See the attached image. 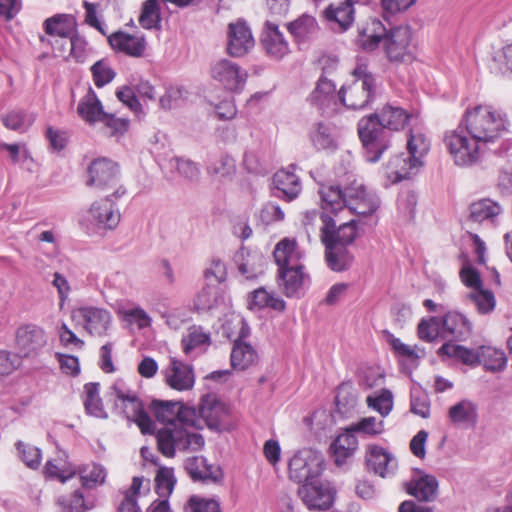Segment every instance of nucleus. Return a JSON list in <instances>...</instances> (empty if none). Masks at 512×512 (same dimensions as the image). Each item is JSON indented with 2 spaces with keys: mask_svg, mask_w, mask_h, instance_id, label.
<instances>
[{
  "mask_svg": "<svg viewBox=\"0 0 512 512\" xmlns=\"http://www.w3.org/2000/svg\"><path fill=\"white\" fill-rule=\"evenodd\" d=\"M367 406L378 412L382 418L387 417L393 409V394L389 389L367 396Z\"/></svg>",
  "mask_w": 512,
  "mask_h": 512,
  "instance_id": "obj_50",
  "label": "nucleus"
},
{
  "mask_svg": "<svg viewBox=\"0 0 512 512\" xmlns=\"http://www.w3.org/2000/svg\"><path fill=\"white\" fill-rule=\"evenodd\" d=\"M211 77L230 91H240L247 81L248 74L237 63L221 59L211 66Z\"/></svg>",
  "mask_w": 512,
  "mask_h": 512,
  "instance_id": "obj_14",
  "label": "nucleus"
},
{
  "mask_svg": "<svg viewBox=\"0 0 512 512\" xmlns=\"http://www.w3.org/2000/svg\"><path fill=\"white\" fill-rule=\"evenodd\" d=\"M298 495L309 510L325 511L332 507L336 490L327 481L316 478L313 482L302 484Z\"/></svg>",
  "mask_w": 512,
  "mask_h": 512,
  "instance_id": "obj_11",
  "label": "nucleus"
},
{
  "mask_svg": "<svg viewBox=\"0 0 512 512\" xmlns=\"http://www.w3.org/2000/svg\"><path fill=\"white\" fill-rule=\"evenodd\" d=\"M219 289L215 285L208 284L204 286L196 295L194 307L197 311H208L217 304Z\"/></svg>",
  "mask_w": 512,
  "mask_h": 512,
  "instance_id": "obj_57",
  "label": "nucleus"
},
{
  "mask_svg": "<svg viewBox=\"0 0 512 512\" xmlns=\"http://www.w3.org/2000/svg\"><path fill=\"white\" fill-rule=\"evenodd\" d=\"M480 364L491 372L503 371L507 364L505 353L491 346H480Z\"/></svg>",
  "mask_w": 512,
  "mask_h": 512,
  "instance_id": "obj_49",
  "label": "nucleus"
},
{
  "mask_svg": "<svg viewBox=\"0 0 512 512\" xmlns=\"http://www.w3.org/2000/svg\"><path fill=\"white\" fill-rule=\"evenodd\" d=\"M255 46V40L250 27L244 19H237L228 24L227 46L228 55L240 58L247 55Z\"/></svg>",
  "mask_w": 512,
  "mask_h": 512,
  "instance_id": "obj_13",
  "label": "nucleus"
},
{
  "mask_svg": "<svg viewBox=\"0 0 512 512\" xmlns=\"http://www.w3.org/2000/svg\"><path fill=\"white\" fill-rule=\"evenodd\" d=\"M372 33L366 34L363 33L359 36V44L366 51H373L379 46L380 42L384 43V34L386 33L385 27L379 20H373L372 23Z\"/></svg>",
  "mask_w": 512,
  "mask_h": 512,
  "instance_id": "obj_60",
  "label": "nucleus"
},
{
  "mask_svg": "<svg viewBox=\"0 0 512 512\" xmlns=\"http://www.w3.org/2000/svg\"><path fill=\"white\" fill-rule=\"evenodd\" d=\"M418 336L428 343L442 339V317L423 318L418 324Z\"/></svg>",
  "mask_w": 512,
  "mask_h": 512,
  "instance_id": "obj_51",
  "label": "nucleus"
},
{
  "mask_svg": "<svg viewBox=\"0 0 512 512\" xmlns=\"http://www.w3.org/2000/svg\"><path fill=\"white\" fill-rule=\"evenodd\" d=\"M470 219L474 222H490L495 223L500 220L503 214L502 206L490 199L483 198L470 204Z\"/></svg>",
  "mask_w": 512,
  "mask_h": 512,
  "instance_id": "obj_32",
  "label": "nucleus"
},
{
  "mask_svg": "<svg viewBox=\"0 0 512 512\" xmlns=\"http://www.w3.org/2000/svg\"><path fill=\"white\" fill-rule=\"evenodd\" d=\"M286 27L298 43L307 41L318 30L315 18L306 14L287 23Z\"/></svg>",
  "mask_w": 512,
  "mask_h": 512,
  "instance_id": "obj_43",
  "label": "nucleus"
},
{
  "mask_svg": "<svg viewBox=\"0 0 512 512\" xmlns=\"http://www.w3.org/2000/svg\"><path fill=\"white\" fill-rule=\"evenodd\" d=\"M437 354L440 357L453 358L468 366L480 364V347L474 349L446 342L438 349Z\"/></svg>",
  "mask_w": 512,
  "mask_h": 512,
  "instance_id": "obj_34",
  "label": "nucleus"
},
{
  "mask_svg": "<svg viewBox=\"0 0 512 512\" xmlns=\"http://www.w3.org/2000/svg\"><path fill=\"white\" fill-rule=\"evenodd\" d=\"M44 30L50 36H57L55 47L61 46L76 33V23L70 15H55L44 22Z\"/></svg>",
  "mask_w": 512,
  "mask_h": 512,
  "instance_id": "obj_31",
  "label": "nucleus"
},
{
  "mask_svg": "<svg viewBox=\"0 0 512 512\" xmlns=\"http://www.w3.org/2000/svg\"><path fill=\"white\" fill-rule=\"evenodd\" d=\"M258 361V353L256 349L246 341H234L230 362L235 370L244 371L256 364Z\"/></svg>",
  "mask_w": 512,
  "mask_h": 512,
  "instance_id": "obj_36",
  "label": "nucleus"
},
{
  "mask_svg": "<svg viewBox=\"0 0 512 512\" xmlns=\"http://www.w3.org/2000/svg\"><path fill=\"white\" fill-rule=\"evenodd\" d=\"M310 138L313 145L318 150L331 149L336 146L330 127L323 123L316 124L310 134Z\"/></svg>",
  "mask_w": 512,
  "mask_h": 512,
  "instance_id": "obj_61",
  "label": "nucleus"
},
{
  "mask_svg": "<svg viewBox=\"0 0 512 512\" xmlns=\"http://www.w3.org/2000/svg\"><path fill=\"white\" fill-rule=\"evenodd\" d=\"M100 123L108 130L110 137H122L130 126V121L127 118L116 117L114 113L106 112L102 117Z\"/></svg>",
  "mask_w": 512,
  "mask_h": 512,
  "instance_id": "obj_59",
  "label": "nucleus"
},
{
  "mask_svg": "<svg viewBox=\"0 0 512 512\" xmlns=\"http://www.w3.org/2000/svg\"><path fill=\"white\" fill-rule=\"evenodd\" d=\"M233 260L239 273L246 280H255L264 274L265 258L260 252L250 251L242 246L235 253Z\"/></svg>",
  "mask_w": 512,
  "mask_h": 512,
  "instance_id": "obj_24",
  "label": "nucleus"
},
{
  "mask_svg": "<svg viewBox=\"0 0 512 512\" xmlns=\"http://www.w3.org/2000/svg\"><path fill=\"white\" fill-rule=\"evenodd\" d=\"M277 265L276 282L288 298H300L311 283V277L301 263L304 252L297 242L288 238L279 241L273 251Z\"/></svg>",
  "mask_w": 512,
  "mask_h": 512,
  "instance_id": "obj_2",
  "label": "nucleus"
},
{
  "mask_svg": "<svg viewBox=\"0 0 512 512\" xmlns=\"http://www.w3.org/2000/svg\"><path fill=\"white\" fill-rule=\"evenodd\" d=\"M178 425L184 427L187 430L193 428L196 430L203 429V419L201 418L199 408L196 409L193 406H189L181 402L178 411Z\"/></svg>",
  "mask_w": 512,
  "mask_h": 512,
  "instance_id": "obj_54",
  "label": "nucleus"
},
{
  "mask_svg": "<svg viewBox=\"0 0 512 512\" xmlns=\"http://www.w3.org/2000/svg\"><path fill=\"white\" fill-rule=\"evenodd\" d=\"M77 112L89 124L100 122L106 113L101 101L91 88L78 103Z\"/></svg>",
  "mask_w": 512,
  "mask_h": 512,
  "instance_id": "obj_37",
  "label": "nucleus"
},
{
  "mask_svg": "<svg viewBox=\"0 0 512 512\" xmlns=\"http://www.w3.org/2000/svg\"><path fill=\"white\" fill-rule=\"evenodd\" d=\"M15 343L22 357H35L47 345L48 336L45 330L37 324H23L16 329Z\"/></svg>",
  "mask_w": 512,
  "mask_h": 512,
  "instance_id": "obj_12",
  "label": "nucleus"
},
{
  "mask_svg": "<svg viewBox=\"0 0 512 512\" xmlns=\"http://www.w3.org/2000/svg\"><path fill=\"white\" fill-rule=\"evenodd\" d=\"M156 492L162 499H167L174 490L176 478L173 468L161 467L155 477Z\"/></svg>",
  "mask_w": 512,
  "mask_h": 512,
  "instance_id": "obj_53",
  "label": "nucleus"
},
{
  "mask_svg": "<svg viewBox=\"0 0 512 512\" xmlns=\"http://www.w3.org/2000/svg\"><path fill=\"white\" fill-rule=\"evenodd\" d=\"M352 75L354 80L347 86H342L338 92L341 103L353 110L364 109L373 101L376 90V79L368 71L366 64L358 65Z\"/></svg>",
  "mask_w": 512,
  "mask_h": 512,
  "instance_id": "obj_7",
  "label": "nucleus"
},
{
  "mask_svg": "<svg viewBox=\"0 0 512 512\" xmlns=\"http://www.w3.org/2000/svg\"><path fill=\"white\" fill-rule=\"evenodd\" d=\"M165 383L173 390L188 391L194 387L195 375L193 367L177 358H171L168 366L162 371Z\"/></svg>",
  "mask_w": 512,
  "mask_h": 512,
  "instance_id": "obj_18",
  "label": "nucleus"
},
{
  "mask_svg": "<svg viewBox=\"0 0 512 512\" xmlns=\"http://www.w3.org/2000/svg\"><path fill=\"white\" fill-rule=\"evenodd\" d=\"M430 141L423 132L420 120L418 119L409 128L407 139V150L414 163H422L421 158L428 153Z\"/></svg>",
  "mask_w": 512,
  "mask_h": 512,
  "instance_id": "obj_33",
  "label": "nucleus"
},
{
  "mask_svg": "<svg viewBox=\"0 0 512 512\" xmlns=\"http://www.w3.org/2000/svg\"><path fill=\"white\" fill-rule=\"evenodd\" d=\"M87 185L100 189L115 187L119 180L118 165L110 159L98 158L88 167Z\"/></svg>",
  "mask_w": 512,
  "mask_h": 512,
  "instance_id": "obj_19",
  "label": "nucleus"
},
{
  "mask_svg": "<svg viewBox=\"0 0 512 512\" xmlns=\"http://www.w3.org/2000/svg\"><path fill=\"white\" fill-rule=\"evenodd\" d=\"M444 144L455 164L463 167L477 163L486 150V146L470 136L468 130L462 125L445 133Z\"/></svg>",
  "mask_w": 512,
  "mask_h": 512,
  "instance_id": "obj_9",
  "label": "nucleus"
},
{
  "mask_svg": "<svg viewBox=\"0 0 512 512\" xmlns=\"http://www.w3.org/2000/svg\"><path fill=\"white\" fill-rule=\"evenodd\" d=\"M180 405L181 401L153 400L150 404V410L158 422L172 425V423L178 422Z\"/></svg>",
  "mask_w": 512,
  "mask_h": 512,
  "instance_id": "obj_41",
  "label": "nucleus"
},
{
  "mask_svg": "<svg viewBox=\"0 0 512 512\" xmlns=\"http://www.w3.org/2000/svg\"><path fill=\"white\" fill-rule=\"evenodd\" d=\"M108 42L112 49L131 57L143 56L146 49L144 36L131 35L123 31H117L108 36Z\"/></svg>",
  "mask_w": 512,
  "mask_h": 512,
  "instance_id": "obj_26",
  "label": "nucleus"
},
{
  "mask_svg": "<svg viewBox=\"0 0 512 512\" xmlns=\"http://www.w3.org/2000/svg\"><path fill=\"white\" fill-rule=\"evenodd\" d=\"M111 395L115 398V408L129 421L137 424L143 434L154 433L155 424L145 411L142 401L129 389L122 379L111 386Z\"/></svg>",
  "mask_w": 512,
  "mask_h": 512,
  "instance_id": "obj_6",
  "label": "nucleus"
},
{
  "mask_svg": "<svg viewBox=\"0 0 512 512\" xmlns=\"http://www.w3.org/2000/svg\"><path fill=\"white\" fill-rule=\"evenodd\" d=\"M361 226H323L321 241L325 246L327 267L334 272L350 269L354 262L353 254L347 249L360 235Z\"/></svg>",
  "mask_w": 512,
  "mask_h": 512,
  "instance_id": "obj_3",
  "label": "nucleus"
},
{
  "mask_svg": "<svg viewBox=\"0 0 512 512\" xmlns=\"http://www.w3.org/2000/svg\"><path fill=\"white\" fill-rule=\"evenodd\" d=\"M463 302L466 305H473L476 311L481 315L492 313L496 307L494 293L484 287L464 294Z\"/></svg>",
  "mask_w": 512,
  "mask_h": 512,
  "instance_id": "obj_38",
  "label": "nucleus"
},
{
  "mask_svg": "<svg viewBox=\"0 0 512 512\" xmlns=\"http://www.w3.org/2000/svg\"><path fill=\"white\" fill-rule=\"evenodd\" d=\"M366 464L369 471L386 478L394 475L398 464L395 456L378 445H369L366 451Z\"/></svg>",
  "mask_w": 512,
  "mask_h": 512,
  "instance_id": "obj_23",
  "label": "nucleus"
},
{
  "mask_svg": "<svg viewBox=\"0 0 512 512\" xmlns=\"http://www.w3.org/2000/svg\"><path fill=\"white\" fill-rule=\"evenodd\" d=\"M412 33L408 26L391 28L384 34V49L390 61H405L411 58L409 50Z\"/></svg>",
  "mask_w": 512,
  "mask_h": 512,
  "instance_id": "obj_17",
  "label": "nucleus"
},
{
  "mask_svg": "<svg viewBox=\"0 0 512 512\" xmlns=\"http://www.w3.org/2000/svg\"><path fill=\"white\" fill-rule=\"evenodd\" d=\"M124 193V189L118 188L113 195L92 203L88 211V220L96 222L97 224H118L121 219V215L118 209L115 208L112 197H120Z\"/></svg>",
  "mask_w": 512,
  "mask_h": 512,
  "instance_id": "obj_25",
  "label": "nucleus"
},
{
  "mask_svg": "<svg viewBox=\"0 0 512 512\" xmlns=\"http://www.w3.org/2000/svg\"><path fill=\"white\" fill-rule=\"evenodd\" d=\"M346 428L355 436L358 434L363 438H375L385 431L384 421L374 416L363 417Z\"/></svg>",
  "mask_w": 512,
  "mask_h": 512,
  "instance_id": "obj_44",
  "label": "nucleus"
},
{
  "mask_svg": "<svg viewBox=\"0 0 512 512\" xmlns=\"http://www.w3.org/2000/svg\"><path fill=\"white\" fill-rule=\"evenodd\" d=\"M78 473L82 486L89 489L102 485L107 476L104 466L94 462L79 467Z\"/></svg>",
  "mask_w": 512,
  "mask_h": 512,
  "instance_id": "obj_47",
  "label": "nucleus"
},
{
  "mask_svg": "<svg viewBox=\"0 0 512 512\" xmlns=\"http://www.w3.org/2000/svg\"><path fill=\"white\" fill-rule=\"evenodd\" d=\"M93 82L96 87L102 88L112 82L116 76V72L111 67L107 59H101L95 62L90 68Z\"/></svg>",
  "mask_w": 512,
  "mask_h": 512,
  "instance_id": "obj_55",
  "label": "nucleus"
},
{
  "mask_svg": "<svg viewBox=\"0 0 512 512\" xmlns=\"http://www.w3.org/2000/svg\"><path fill=\"white\" fill-rule=\"evenodd\" d=\"M493 62L500 73H512V43L506 44L496 51Z\"/></svg>",
  "mask_w": 512,
  "mask_h": 512,
  "instance_id": "obj_64",
  "label": "nucleus"
},
{
  "mask_svg": "<svg viewBox=\"0 0 512 512\" xmlns=\"http://www.w3.org/2000/svg\"><path fill=\"white\" fill-rule=\"evenodd\" d=\"M354 7L340 3L338 6L329 5L325 11V18L329 22L338 24L341 31H346L354 22Z\"/></svg>",
  "mask_w": 512,
  "mask_h": 512,
  "instance_id": "obj_46",
  "label": "nucleus"
},
{
  "mask_svg": "<svg viewBox=\"0 0 512 512\" xmlns=\"http://www.w3.org/2000/svg\"><path fill=\"white\" fill-rule=\"evenodd\" d=\"M199 412L203 419V428L206 426L210 430L217 432L225 428V420L229 415V408L215 394H205L201 397Z\"/></svg>",
  "mask_w": 512,
  "mask_h": 512,
  "instance_id": "obj_15",
  "label": "nucleus"
},
{
  "mask_svg": "<svg viewBox=\"0 0 512 512\" xmlns=\"http://www.w3.org/2000/svg\"><path fill=\"white\" fill-rule=\"evenodd\" d=\"M156 441L159 452L167 458H173L177 451H200L205 446L202 434L179 427L178 423L160 428L156 432Z\"/></svg>",
  "mask_w": 512,
  "mask_h": 512,
  "instance_id": "obj_5",
  "label": "nucleus"
},
{
  "mask_svg": "<svg viewBox=\"0 0 512 512\" xmlns=\"http://www.w3.org/2000/svg\"><path fill=\"white\" fill-rule=\"evenodd\" d=\"M260 43L265 53L272 59L281 60L290 49L279 26L271 21H266L260 36Z\"/></svg>",
  "mask_w": 512,
  "mask_h": 512,
  "instance_id": "obj_21",
  "label": "nucleus"
},
{
  "mask_svg": "<svg viewBox=\"0 0 512 512\" xmlns=\"http://www.w3.org/2000/svg\"><path fill=\"white\" fill-rule=\"evenodd\" d=\"M183 351L189 355L191 351L210 343V335L202 330L201 327L193 326L189 333L182 338Z\"/></svg>",
  "mask_w": 512,
  "mask_h": 512,
  "instance_id": "obj_58",
  "label": "nucleus"
},
{
  "mask_svg": "<svg viewBox=\"0 0 512 512\" xmlns=\"http://www.w3.org/2000/svg\"><path fill=\"white\" fill-rule=\"evenodd\" d=\"M57 503L62 512H85L88 509L80 489L75 490L70 495L59 496Z\"/></svg>",
  "mask_w": 512,
  "mask_h": 512,
  "instance_id": "obj_62",
  "label": "nucleus"
},
{
  "mask_svg": "<svg viewBox=\"0 0 512 512\" xmlns=\"http://www.w3.org/2000/svg\"><path fill=\"white\" fill-rule=\"evenodd\" d=\"M465 128L486 147L508 131L506 114L491 105H478L467 109L463 118Z\"/></svg>",
  "mask_w": 512,
  "mask_h": 512,
  "instance_id": "obj_4",
  "label": "nucleus"
},
{
  "mask_svg": "<svg viewBox=\"0 0 512 512\" xmlns=\"http://www.w3.org/2000/svg\"><path fill=\"white\" fill-rule=\"evenodd\" d=\"M358 135L368 162H377L390 146L391 133L379 118L378 113L361 118L357 125Z\"/></svg>",
  "mask_w": 512,
  "mask_h": 512,
  "instance_id": "obj_8",
  "label": "nucleus"
},
{
  "mask_svg": "<svg viewBox=\"0 0 512 512\" xmlns=\"http://www.w3.org/2000/svg\"><path fill=\"white\" fill-rule=\"evenodd\" d=\"M249 308H271L275 311L282 312L286 308V303L281 297L276 296L274 293H269L265 288L261 287L250 294Z\"/></svg>",
  "mask_w": 512,
  "mask_h": 512,
  "instance_id": "obj_42",
  "label": "nucleus"
},
{
  "mask_svg": "<svg viewBox=\"0 0 512 512\" xmlns=\"http://www.w3.org/2000/svg\"><path fill=\"white\" fill-rule=\"evenodd\" d=\"M184 469L194 482L203 484L218 483L223 474L219 466L209 464L203 456L188 457L184 461Z\"/></svg>",
  "mask_w": 512,
  "mask_h": 512,
  "instance_id": "obj_22",
  "label": "nucleus"
},
{
  "mask_svg": "<svg viewBox=\"0 0 512 512\" xmlns=\"http://www.w3.org/2000/svg\"><path fill=\"white\" fill-rule=\"evenodd\" d=\"M358 449V439L347 428L331 443V456L338 467L345 465Z\"/></svg>",
  "mask_w": 512,
  "mask_h": 512,
  "instance_id": "obj_29",
  "label": "nucleus"
},
{
  "mask_svg": "<svg viewBox=\"0 0 512 512\" xmlns=\"http://www.w3.org/2000/svg\"><path fill=\"white\" fill-rule=\"evenodd\" d=\"M167 0H146L141 7L138 18L142 28L147 30H159L161 28V3Z\"/></svg>",
  "mask_w": 512,
  "mask_h": 512,
  "instance_id": "obj_40",
  "label": "nucleus"
},
{
  "mask_svg": "<svg viewBox=\"0 0 512 512\" xmlns=\"http://www.w3.org/2000/svg\"><path fill=\"white\" fill-rule=\"evenodd\" d=\"M448 416L454 424L469 423L476 418V407L471 401L462 400L449 408Z\"/></svg>",
  "mask_w": 512,
  "mask_h": 512,
  "instance_id": "obj_52",
  "label": "nucleus"
},
{
  "mask_svg": "<svg viewBox=\"0 0 512 512\" xmlns=\"http://www.w3.org/2000/svg\"><path fill=\"white\" fill-rule=\"evenodd\" d=\"M325 468V458L320 451L304 448L293 455L289 462V477L299 484L320 478Z\"/></svg>",
  "mask_w": 512,
  "mask_h": 512,
  "instance_id": "obj_10",
  "label": "nucleus"
},
{
  "mask_svg": "<svg viewBox=\"0 0 512 512\" xmlns=\"http://www.w3.org/2000/svg\"><path fill=\"white\" fill-rule=\"evenodd\" d=\"M423 163H414L410 155L399 154L392 157L387 165L388 177L397 183L409 179Z\"/></svg>",
  "mask_w": 512,
  "mask_h": 512,
  "instance_id": "obj_35",
  "label": "nucleus"
},
{
  "mask_svg": "<svg viewBox=\"0 0 512 512\" xmlns=\"http://www.w3.org/2000/svg\"><path fill=\"white\" fill-rule=\"evenodd\" d=\"M73 318L81 320L84 329L92 336H106L111 324V314L104 308L82 306L73 312Z\"/></svg>",
  "mask_w": 512,
  "mask_h": 512,
  "instance_id": "obj_16",
  "label": "nucleus"
},
{
  "mask_svg": "<svg viewBox=\"0 0 512 512\" xmlns=\"http://www.w3.org/2000/svg\"><path fill=\"white\" fill-rule=\"evenodd\" d=\"M84 406L86 412L97 418H107L102 399L99 396V383L90 382L84 386Z\"/></svg>",
  "mask_w": 512,
  "mask_h": 512,
  "instance_id": "obj_48",
  "label": "nucleus"
},
{
  "mask_svg": "<svg viewBox=\"0 0 512 512\" xmlns=\"http://www.w3.org/2000/svg\"><path fill=\"white\" fill-rule=\"evenodd\" d=\"M319 194L321 210L307 211L306 218L309 221L319 215L323 224H358L356 219H346L345 215L367 217L380 207L379 197L368 190L362 178L351 171L343 175L339 185H322Z\"/></svg>",
  "mask_w": 512,
  "mask_h": 512,
  "instance_id": "obj_1",
  "label": "nucleus"
},
{
  "mask_svg": "<svg viewBox=\"0 0 512 512\" xmlns=\"http://www.w3.org/2000/svg\"><path fill=\"white\" fill-rule=\"evenodd\" d=\"M54 49L58 50L59 56L69 50V55L79 63L85 62L90 52L86 39L77 33L72 35L65 43H62L61 46L54 47Z\"/></svg>",
  "mask_w": 512,
  "mask_h": 512,
  "instance_id": "obj_45",
  "label": "nucleus"
},
{
  "mask_svg": "<svg viewBox=\"0 0 512 512\" xmlns=\"http://www.w3.org/2000/svg\"><path fill=\"white\" fill-rule=\"evenodd\" d=\"M417 477L407 483V493L419 501L430 502L436 498L439 483L435 476L417 470Z\"/></svg>",
  "mask_w": 512,
  "mask_h": 512,
  "instance_id": "obj_27",
  "label": "nucleus"
},
{
  "mask_svg": "<svg viewBox=\"0 0 512 512\" xmlns=\"http://www.w3.org/2000/svg\"><path fill=\"white\" fill-rule=\"evenodd\" d=\"M16 449L18 452V457L28 468H39L42 461V453L38 447L33 446L29 443L17 441Z\"/></svg>",
  "mask_w": 512,
  "mask_h": 512,
  "instance_id": "obj_56",
  "label": "nucleus"
},
{
  "mask_svg": "<svg viewBox=\"0 0 512 512\" xmlns=\"http://www.w3.org/2000/svg\"><path fill=\"white\" fill-rule=\"evenodd\" d=\"M378 115L390 133L391 131L403 130L419 119L418 115L409 113L402 107L393 104H386Z\"/></svg>",
  "mask_w": 512,
  "mask_h": 512,
  "instance_id": "obj_28",
  "label": "nucleus"
},
{
  "mask_svg": "<svg viewBox=\"0 0 512 512\" xmlns=\"http://www.w3.org/2000/svg\"><path fill=\"white\" fill-rule=\"evenodd\" d=\"M336 85L325 76H321L317 82V86L310 95L312 105L323 110L329 107L336 99Z\"/></svg>",
  "mask_w": 512,
  "mask_h": 512,
  "instance_id": "obj_39",
  "label": "nucleus"
},
{
  "mask_svg": "<svg viewBox=\"0 0 512 512\" xmlns=\"http://www.w3.org/2000/svg\"><path fill=\"white\" fill-rule=\"evenodd\" d=\"M472 335V323L466 315L449 311L442 316V339L448 342L466 341Z\"/></svg>",
  "mask_w": 512,
  "mask_h": 512,
  "instance_id": "obj_20",
  "label": "nucleus"
},
{
  "mask_svg": "<svg viewBox=\"0 0 512 512\" xmlns=\"http://www.w3.org/2000/svg\"><path fill=\"white\" fill-rule=\"evenodd\" d=\"M185 512H221L220 503L215 499L191 496Z\"/></svg>",
  "mask_w": 512,
  "mask_h": 512,
  "instance_id": "obj_63",
  "label": "nucleus"
},
{
  "mask_svg": "<svg viewBox=\"0 0 512 512\" xmlns=\"http://www.w3.org/2000/svg\"><path fill=\"white\" fill-rule=\"evenodd\" d=\"M275 195L287 201L298 197L302 190L300 178L290 170L281 169L273 176Z\"/></svg>",
  "mask_w": 512,
  "mask_h": 512,
  "instance_id": "obj_30",
  "label": "nucleus"
}]
</instances>
